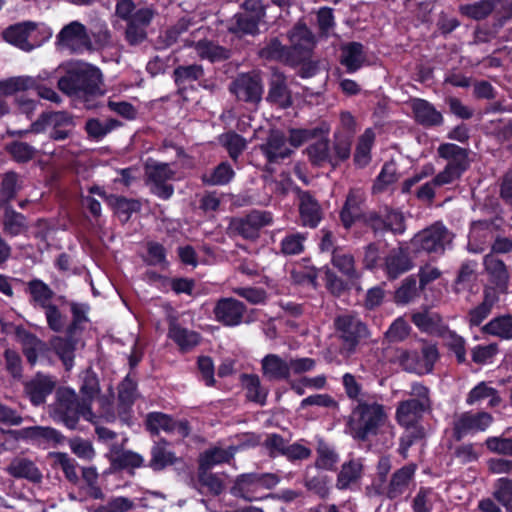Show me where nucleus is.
Segmentation results:
<instances>
[{
  "label": "nucleus",
  "instance_id": "49",
  "mask_svg": "<svg viewBox=\"0 0 512 512\" xmlns=\"http://www.w3.org/2000/svg\"><path fill=\"white\" fill-rule=\"evenodd\" d=\"M393 361L407 372L423 375L420 354L417 351L397 349Z\"/></svg>",
  "mask_w": 512,
  "mask_h": 512
},
{
  "label": "nucleus",
  "instance_id": "35",
  "mask_svg": "<svg viewBox=\"0 0 512 512\" xmlns=\"http://www.w3.org/2000/svg\"><path fill=\"white\" fill-rule=\"evenodd\" d=\"M31 33L32 24L30 22H23L7 28L3 32V37L10 44L19 47L24 51H30L32 47L29 42Z\"/></svg>",
  "mask_w": 512,
  "mask_h": 512
},
{
  "label": "nucleus",
  "instance_id": "32",
  "mask_svg": "<svg viewBox=\"0 0 512 512\" xmlns=\"http://www.w3.org/2000/svg\"><path fill=\"white\" fill-rule=\"evenodd\" d=\"M331 263L342 275L350 280L360 277L354 256L343 248L333 249Z\"/></svg>",
  "mask_w": 512,
  "mask_h": 512
},
{
  "label": "nucleus",
  "instance_id": "36",
  "mask_svg": "<svg viewBox=\"0 0 512 512\" xmlns=\"http://www.w3.org/2000/svg\"><path fill=\"white\" fill-rule=\"evenodd\" d=\"M363 200V190L359 188L350 189L340 214L341 221L346 228H349L360 215V205Z\"/></svg>",
  "mask_w": 512,
  "mask_h": 512
},
{
  "label": "nucleus",
  "instance_id": "33",
  "mask_svg": "<svg viewBox=\"0 0 512 512\" xmlns=\"http://www.w3.org/2000/svg\"><path fill=\"white\" fill-rule=\"evenodd\" d=\"M412 322L422 332L429 334H440L446 327L442 317L429 310H423L412 314Z\"/></svg>",
  "mask_w": 512,
  "mask_h": 512
},
{
  "label": "nucleus",
  "instance_id": "14",
  "mask_svg": "<svg viewBox=\"0 0 512 512\" xmlns=\"http://www.w3.org/2000/svg\"><path fill=\"white\" fill-rule=\"evenodd\" d=\"M246 306L232 297H223L216 301L213 308L214 319L226 327H236L243 322Z\"/></svg>",
  "mask_w": 512,
  "mask_h": 512
},
{
  "label": "nucleus",
  "instance_id": "47",
  "mask_svg": "<svg viewBox=\"0 0 512 512\" xmlns=\"http://www.w3.org/2000/svg\"><path fill=\"white\" fill-rule=\"evenodd\" d=\"M399 178L397 167L394 162H386L381 168L379 175L372 185V193L380 194Z\"/></svg>",
  "mask_w": 512,
  "mask_h": 512
},
{
  "label": "nucleus",
  "instance_id": "51",
  "mask_svg": "<svg viewBox=\"0 0 512 512\" xmlns=\"http://www.w3.org/2000/svg\"><path fill=\"white\" fill-rule=\"evenodd\" d=\"M82 383L80 385V394L82 395V401L88 402L92 407L93 400L100 393V384L98 377L95 373L90 370L85 371L82 376Z\"/></svg>",
  "mask_w": 512,
  "mask_h": 512
},
{
  "label": "nucleus",
  "instance_id": "6",
  "mask_svg": "<svg viewBox=\"0 0 512 512\" xmlns=\"http://www.w3.org/2000/svg\"><path fill=\"white\" fill-rule=\"evenodd\" d=\"M57 410L61 420L70 429H75L79 417L92 424H98V416L92 411L88 402L79 400L76 392L67 387L59 388L56 393Z\"/></svg>",
  "mask_w": 512,
  "mask_h": 512
},
{
  "label": "nucleus",
  "instance_id": "58",
  "mask_svg": "<svg viewBox=\"0 0 512 512\" xmlns=\"http://www.w3.org/2000/svg\"><path fill=\"white\" fill-rule=\"evenodd\" d=\"M268 100L283 107L290 104L289 92L286 87L285 80L281 75L276 76V78L271 82Z\"/></svg>",
  "mask_w": 512,
  "mask_h": 512
},
{
  "label": "nucleus",
  "instance_id": "10",
  "mask_svg": "<svg viewBox=\"0 0 512 512\" xmlns=\"http://www.w3.org/2000/svg\"><path fill=\"white\" fill-rule=\"evenodd\" d=\"M451 241L450 231L442 223L436 222L418 232L410 243L417 252L442 254Z\"/></svg>",
  "mask_w": 512,
  "mask_h": 512
},
{
  "label": "nucleus",
  "instance_id": "24",
  "mask_svg": "<svg viewBox=\"0 0 512 512\" xmlns=\"http://www.w3.org/2000/svg\"><path fill=\"white\" fill-rule=\"evenodd\" d=\"M168 337L182 352L192 350L201 341V335L198 332L181 326L175 319L169 323Z\"/></svg>",
  "mask_w": 512,
  "mask_h": 512
},
{
  "label": "nucleus",
  "instance_id": "57",
  "mask_svg": "<svg viewBox=\"0 0 512 512\" xmlns=\"http://www.w3.org/2000/svg\"><path fill=\"white\" fill-rule=\"evenodd\" d=\"M445 344L452 350L457 358L459 363H463L466 360V349H465V340L454 331L449 330L447 327L443 329V331L439 334Z\"/></svg>",
  "mask_w": 512,
  "mask_h": 512
},
{
  "label": "nucleus",
  "instance_id": "21",
  "mask_svg": "<svg viewBox=\"0 0 512 512\" xmlns=\"http://www.w3.org/2000/svg\"><path fill=\"white\" fill-rule=\"evenodd\" d=\"M428 409L414 400H403L396 407L395 420L401 427L421 426L419 422L423 413Z\"/></svg>",
  "mask_w": 512,
  "mask_h": 512
},
{
  "label": "nucleus",
  "instance_id": "41",
  "mask_svg": "<svg viewBox=\"0 0 512 512\" xmlns=\"http://www.w3.org/2000/svg\"><path fill=\"white\" fill-rule=\"evenodd\" d=\"M440 495L431 487L421 486L411 500L413 512H432Z\"/></svg>",
  "mask_w": 512,
  "mask_h": 512
},
{
  "label": "nucleus",
  "instance_id": "63",
  "mask_svg": "<svg viewBox=\"0 0 512 512\" xmlns=\"http://www.w3.org/2000/svg\"><path fill=\"white\" fill-rule=\"evenodd\" d=\"M235 28L234 32H241L243 34L255 35L259 32V25L262 20L248 16L244 13H238L234 16Z\"/></svg>",
  "mask_w": 512,
  "mask_h": 512
},
{
  "label": "nucleus",
  "instance_id": "61",
  "mask_svg": "<svg viewBox=\"0 0 512 512\" xmlns=\"http://www.w3.org/2000/svg\"><path fill=\"white\" fill-rule=\"evenodd\" d=\"M324 133L321 128H293L289 130L288 141L293 147H299L305 142L317 138Z\"/></svg>",
  "mask_w": 512,
  "mask_h": 512
},
{
  "label": "nucleus",
  "instance_id": "18",
  "mask_svg": "<svg viewBox=\"0 0 512 512\" xmlns=\"http://www.w3.org/2000/svg\"><path fill=\"white\" fill-rule=\"evenodd\" d=\"M497 228L494 222H480L473 228V234L479 230H487L492 233L494 241L491 245L489 254H507L512 252V226L505 225L501 231H495Z\"/></svg>",
  "mask_w": 512,
  "mask_h": 512
},
{
  "label": "nucleus",
  "instance_id": "28",
  "mask_svg": "<svg viewBox=\"0 0 512 512\" xmlns=\"http://www.w3.org/2000/svg\"><path fill=\"white\" fill-rule=\"evenodd\" d=\"M300 219L304 226L315 228L321 220V208L308 192L299 193Z\"/></svg>",
  "mask_w": 512,
  "mask_h": 512
},
{
  "label": "nucleus",
  "instance_id": "43",
  "mask_svg": "<svg viewBox=\"0 0 512 512\" xmlns=\"http://www.w3.org/2000/svg\"><path fill=\"white\" fill-rule=\"evenodd\" d=\"M482 332L502 340L512 339V315L495 317L482 327Z\"/></svg>",
  "mask_w": 512,
  "mask_h": 512
},
{
  "label": "nucleus",
  "instance_id": "34",
  "mask_svg": "<svg viewBox=\"0 0 512 512\" xmlns=\"http://www.w3.org/2000/svg\"><path fill=\"white\" fill-rule=\"evenodd\" d=\"M483 264L491 282L501 289H506L509 282V272L505 263L495 255L487 254L484 257Z\"/></svg>",
  "mask_w": 512,
  "mask_h": 512
},
{
  "label": "nucleus",
  "instance_id": "45",
  "mask_svg": "<svg viewBox=\"0 0 512 512\" xmlns=\"http://www.w3.org/2000/svg\"><path fill=\"white\" fill-rule=\"evenodd\" d=\"M195 51L201 59H207L210 62L226 60L230 57V51L208 40H200L195 46Z\"/></svg>",
  "mask_w": 512,
  "mask_h": 512
},
{
  "label": "nucleus",
  "instance_id": "20",
  "mask_svg": "<svg viewBox=\"0 0 512 512\" xmlns=\"http://www.w3.org/2000/svg\"><path fill=\"white\" fill-rule=\"evenodd\" d=\"M261 373L268 381H284L290 378L289 361L270 353L261 359Z\"/></svg>",
  "mask_w": 512,
  "mask_h": 512
},
{
  "label": "nucleus",
  "instance_id": "38",
  "mask_svg": "<svg viewBox=\"0 0 512 512\" xmlns=\"http://www.w3.org/2000/svg\"><path fill=\"white\" fill-rule=\"evenodd\" d=\"M32 88V78L30 76H16L0 81V89L5 97L15 95L20 105H24L27 101L22 100V94L28 92Z\"/></svg>",
  "mask_w": 512,
  "mask_h": 512
},
{
  "label": "nucleus",
  "instance_id": "55",
  "mask_svg": "<svg viewBox=\"0 0 512 512\" xmlns=\"http://www.w3.org/2000/svg\"><path fill=\"white\" fill-rule=\"evenodd\" d=\"M51 346L56 354L61 358L67 369L73 364L75 344L70 338L54 337L51 340Z\"/></svg>",
  "mask_w": 512,
  "mask_h": 512
},
{
  "label": "nucleus",
  "instance_id": "59",
  "mask_svg": "<svg viewBox=\"0 0 512 512\" xmlns=\"http://www.w3.org/2000/svg\"><path fill=\"white\" fill-rule=\"evenodd\" d=\"M204 75V70L201 65L192 64L187 66H178L174 70L175 82L182 85L188 82L199 80Z\"/></svg>",
  "mask_w": 512,
  "mask_h": 512
},
{
  "label": "nucleus",
  "instance_id": "42",
  "mask_svg": "<svg viewBox=\"0 0 512 512\" xmlns=\"http://www.w3.org/2000/svg\"><path fill=\"white\" fill-rule=\"evenodd\" d=\"M500 3L501 0H479L471 4L461 5L459 11L468 18L482 20L487 18Z\"/></svg>",
  "mask_w": 512,
  "mask_h": 512
},
{
  "label": "nucleus",
  "instance_id": "3",
  "mask_svg": "<svg viewBox=\"0 0 512 512\" xmlns=\"http://www.w3.org/2000/svg\"><path fill=\"white\" fill-rule=\"evenodd\" d=\"M335 337L339 341V353L349 357L356 352L362 340L369 337V329L361 319L353 313H344L334 319Z\"/></svg>",
  "mask_w": 512,
  "mask_h": 512
},
{
  "label": "nucleus",
  "instance_id": "26",
  "mask_svg": "<svg viewBox=\"0 0 512 512\" xmlns=\"http://www.w3.org/2000/svg\"><path fill=\"white\" fill-rule=\"evenodd\" d=\"M411 108L415 120L423 126H437L442 124L443 116L436 108L424 99H414Z\"/></svg>",
  "mask_w": 512,
  "mask_h": 512
},
{
  "label": "nucleus",
  "instance_id": "62",
  "mask_svg": "<svg viewBox=\"0 0 512 512\" xmlns=\"http://www.w3.org/2000/svg\"><path fill=\"white\" fill-rule=\"evenodd\" d=\"M306 236L296 232L286 235L281 241V252L285 255H297L304 251Z\"/></svg>",
  "mask_w": 512,
  "mask_h": 512
},
{
  "label": "nucleus",
  "instance_id": "13",
  "mask_svg": "<svg viewBox=\"0 0 512 512\" xmlns=\"http://www.w3.org/2000/svg\"><path fill=\"white\" fill-rule=\"evenodd\" d=\"M146 428L153 434L158 435L161 431L168 434L177 433L182 438L189 436L190 424L187 420H174L171 416L162 412H151L146 416Z\"/></svg>",
  "mask_w": 512,
  "mask_h": 512
},
{
  "label": "nucleus",
  "instance_id": "16",
  "mask_svg": "<svg viewBox=\"0 0 512 512\" xmlns=\"http://www.w3.org/2000/svg\"><path fill=\"white\" fill-rule=\"evenodd\" d=\"M155 16V11L150 7L136 10L127 21L125 39L130 45H139L147 38V28Z\"/></svg>",
  "mask_w": 512,
  "mask_h": 512
},
{
  "label": "nucleus",
  "instance_id": "25",
  "mask_svg": "<svg viewBox=\"0 0 512 512\" xmlns=\"http://www.w3.org/2000/svg\"><path fill=\"white\" fill-rule=\"evenodd\" d=\"M364 47L359 42H350L341 47L340 63L348 73L358 71L366 63Z\"/></svg>",
  "mask_w": 512,
  "mask_h": 512
},
{
  "label": "nucleus",
  "instance_id": "19",
  "mask_svg": "<svg viewBox=\"0 0 512 512\" xmlns=\"http://www.w3.org/2000/svg\"><path fill=\"white\" fill-rule=\"evenodd\" d=\"M288 38L294 58H299V63L308 58L309 53L314 45V38L311 31L306 25L298 23L288 33Z\"/></svg>",
  "mask_w": 512,
  "mask_h": 512
},
{
  "label": "nucleus",
  "instance_id": "22",
  "mask_svg": "<svg viewBox=\"0 0 512 512\" xmlns=\"http://www.w3.org/2000/svg\"><path fill=\"white\" fill-rule=\"evenodd\" d=\"M363 469V461L360 458H351L344 462L337 474L336 488L339 490L351 489L362 478Z\"/></svg>",
  "mask_w": 512,
  "mask_h": 512
},
{
  "label": "nucleus",
  "instance_id": "40",
  "mask_svg": "<svg viewBox=\"0 0 512 512\" xmlns=\"http://www.w3.org/2000/svg\"><path fill=\"white\" fill-rule=\"evenodd\" d=\"M486 399L489 400V406L491 407L498 406L501 402L498 391L488 383L482 381L470 390L466 398V403L468 405H474Z\"/></svg>",
  "mask_w": 512,
  "mask_h": 512
},
{
  "label": "nucleus",
  "instance_id": "5",
  "mask_svg": "<svg viewBox=\"0 0 512 512\" xmlns=\"http://www.w3.org/2000/svg\"><path fill=\"white\" fill-rule=\"evenodd\" d=\"M101 71L91 65H82L58 80L59 89L69 96L95 94L100 90Z\"/></svg>",
  "mask_w": 512,
  "mask_h": 512
},
{
  "label": "nucleus",
  "instance_id": "50",
  "mask_svg": "<svg viewBox=\"0 0 512 512\" xmlns=\"http://www.w3.org/2000/svg\"><path fill=\"white\" fill-rule=\"evenodd\" d=\"M492 495L507 512H512V479L507 477L497 479L493 485Z\"/></svg>",
  "mask_w": 512,
  "mask_h": 512
},
{
  "label": "nucleus",
  "instance_id": "27",
  "mask_svg": "<svg viewBox=\"0 0 512 512\" xmlns=\"http://www.w3.org/2000/svg\"><path fill=\"white\" fill-rule=\"evenodd\" d=\"M238 451L239 447L234 446H229L228 448L211 447L200 454L199 466L203 469H211L216 465L230 463Z\"/></svg>",
  "mask_w": 512,
  "mask_h": 512
},
{
  "label": "nucleus",
  "instance_id": "31",
  "mask_svg": "<svg viewBox=\"0 0 512 512\" xmlns=\"http://www.w3.org/2000/svg\"><path fill=\"white\" fill-rule=\"evenodd\" d=\"M411 268L412 262L409 255L402 248L391 250L385 259V269L389 278H397Z\"/></svg>",
  "mask_w": 512,
  "mask_h": 512
},
{
  "label": "nucleus",
  "instance_id": "12",
  "mask_svg": "<svg viewBox=\"0 0 512 512\" xmlns=\"http://www.w3.org/2000/svg\"><path fill=\"white\" fill-rule=\"evenodd\" d=\"M492 423V415L484 411L455 414L452 422L453 438L460 441L469 434L484 432Z\"/></svg>",
  "mask_w": 512,
  "mask_h": 512
},
{
  "label": "nucleus",
  "instance_id": "54",
  "mask_svg": "<svg viewBox=\"0 0 512 512\" xmlns=\"http://www.w3.org/2000/svg\"><path fill=\"white\" fill-rule=\"evenodd\" d=\"M198 484L200 490H206V492L219 495L224 489L223 481L214 473L210 472V469H203L201 466L198 467Z\"/></svg>",
  "mask_w": 512,
  "mask_h": 512
},
{
  "label": "nucleus",
  "instance_id": "15",
  "mask_svg": "<svg viewBox=\"0 0 512 512\" xmlns=\"http://www.w3.org/2000/svg\"><path fill=\"white\" fill-rule=\"evenodd\" d=\"M230 91L238 100L257 103L262 98L263 86L256 73H243L231 83Z\"/></svg>",
  "mask_w": 512,
  "mask_h": 512
},
{
  "label": "nucleus",
  "instance_id": "11",
  "mask_svg": "<svg viewBox=\"0 0 512 512\" xmlns=\"http://www.w3.org/2000/svg\"><path fill=\"white\" fill-rule=\"evenodd\" d=\"M57 45L70 53H82L94 50L92 38L85 25L72 21L65 25L57 35Z\"/></svg>",
  "mask_w": 512,
  "mask_h": 512
},
{
  "label": "nucleus",
  "instance_id": "46",
  "mask_svg": "<svg viewBox=\"0 0 512 512\" xmlns=\"http://www.w3.org/2000/svg\"><path fill=\"white\" fill-rule=\"evenodd\" d=\"M107 203L112 207L115 214L122 222H127L132 213L140 209L139 201L121 196L110 195L107 197Z\"/></svg>",
  "mask_w": 512,
  "mask_h": 512
},
{
  "label": "nucleus",
  "instance_id": "64",
  "mask_svg": "<svg viewBox=\"0 0 512 512\" xmlns=\"http://www.w3.org/2000/svg\"><path fill=\"white\" fill-rule=\"evenodd\" d=\"M222 144L228 150L230 157L233 160H237L238 156L246 148V140L236 133H226L221 137Z\"/></svg>",
  "mask_w": 512,
  "mask_h": 512
},
{
  "label": "nucleus",
  "instance_id": "8",
  "mask_svg": "<svg viewBox=\"0 0 512 512\" xmlns=\"http://www.w3.org/2000/svg\"><path fill=\"white\" fill-rule=\"evenodd\" d=\"M145 184L150 192L160 199L168 200L174 194L170 183L176 179V170L170 163L147 159L144 164Z\"/></svg>",
  "mask_w": 512,
  "mask_h": 512
},
{
  "label": "nucleus",
  "instance_id": "52",
  "mask_svg": "<svg viewBox=\"0 0 512 512\" xmlns=\"http://www.w3.org/2000/svg\"><path fill=\"white\" fill-rule=\"evenodd\" d=\"M315 467L322 470L332 471L339 461L336 451L324 442H320L316 449Z\"/></svg>",
  "mask_w": 512,
  "mask_h": 512
},
{
  "label": "nucleus",
  "instance_id": "2",
  "mask_svg": "<svg viewBox=\"0 0 512 512\" xmlns=\"http://www.w3.org/2000/svg\"><path fill=\"white\" fill-rule=\"evenodd\" d=\"M416 471L415 463L406 464L396 469L386 482H372L366 488L367 494L370 497H382L391 501L402 499L414 486Z\"/></svg>",
  "mask_w": 512,
  "mask_h": 512
},
{
  "label": "nucleus",
  "instance_id": "17",
  "mask_svg": "<svg viewBox=\"0 0 512 512\" xmlns=\"http://www.w3.org/2000/svg\"><path fill=\"white\" fill-rule=\"evenodd\" d=\"M259 149L268 163H278L292 154L286 136L279 130H272L266 141L259 145Z\"/></svg>",
  "mask_w": 512,
  "mask_h": 512
},
{
  "label": "nucleus",
  "instance_id": "53",
  "mask_svg": "<svg viewBox=\"0 0 512 512\" xmlns=\"http://www.w3.org/2000/svg\"><path fill=\"white\" fill-rule=\"evenodd\" d=\"M55 386V378L37 373L36 376H34V405L43 403L45 398L53 392Z\"/></svg>",
  "mask_w": 512,
  "mask_h": 512
},
{
  "label": "nucleus",
  "instance_id": "30",
  "mask_svg": "<svg viewBox=\"0 0 512 512\" xmlns=\"http://www.w3.org/2000/svg\"><path fill=\"white\" fill-rule=\"evenodd\" d=\"M167 446L168 442L161 439L151 448L149 467L154 471L164 470L166 467L174 465L178 461L175 453L169 450Z\"/></svg>",
  "mask_w": 512,
  "mask_h": 512
},
{
  "label": "nucleus",
  "instance_id": "56",
  "mask_svg": "<svg viewBox=\"0 0 512 512\" xmlns=\"http://www.w3.org/2000/svg\"><path fill=\"white\" fill-rule=\"evenodd\" d=\"M403 428L405 429V432L400 437L398 453L403 457V459H407L410 447L425 437V430L423 426Z\"/></svg>",
  "mask_w": 512,
  "mask_h": 512
},
{
  "label": "nucleus",
  "instance_id": "7",
  "mask_svg": "<svg viewBox=\"0 0 512 512\" xmlns=\"http://www.w3.org/2000/svg\"><path fill=\"white\" fill-rule=\"evenodd\" d=\"M279 482V476L274 473H244L236 477L231 493L249 502L258 501L265 498L264 490L274 488Z\"/></svg>",
  "mask_w": 512,
  "mask_h": 512
},
{
  "label": "nucleus",
  "instance_id": "60",
  "mask_svg": "<svg viewBox=\"0 0 512 512\" xmlns=\"http://www.w3.org/2000/svg\"><path fill=\"white\" fill-rule=\"evenodd\" d=\"M134 500L125 496L111 497L105 504L100 505L96 512H130L134 510Z\"/></svg>",
  "mask_w": 512,
  "mask_h": 512
},
{
  "label": "nucleus",
  "instance_id": "44",
  "mask_svg": "<svg viewBox=\"0 0 512 512\" xmlns=\"http://www.w3.org/2000/svg\"><path fill=\"white\" fill-rule=\"evenodd\" d=\"M497 297L491 291L485 290L483 301L468 313L467 319L470 326H479L490 314Z\"/></svg>",
  "mask_w": 512,
  "mask_h": 512
},
{
  "label": "nucleus",
  "instance_id": "29",
  "mask_svg": "<svg viewBox=\"0 0 512 512\" xmlns=\"http://www.w3.org/2000/svg\"><path fill=\"white\" fill-rule=\"evenodd\" d=\"M260 56L266 60H277L290 65H297L299 58H294L292 51L284 46L278 38L270 39L259 52Z\"/></svg>",
  "mask_w": 512,
  "mask_h": 512
},
{
  "label": "nucleus",
  "instance_id": "9",
  "mask_svg": "<svg viewBox=\"0 0 512 512\" xmlns=\"http://www.w3.org/2000/svg\"><path fill=\"white\" fill-rule=\"evenodd\" d=\"M272 223L271 212L252 210L245 216L231 218L227 226V234L231 237L239 236L245 240L255 241L259 238L261 229Z\"/></svg>",
  "mask_w": 512,
  "mask_h": 512
},
{
  "label": "nucleus",
  "instance_id": "48",
  "mask_svg": "<svg viewBox=\"0 0 512 512\" xmlns=\"http://www.w3.org/2000/svg\"><path fill=\"white\" fill-rule=\"evenodd\" d=\"M235 176V171L228 162H221L210 174H204L202 181L212 186H222L231 182Z\"/></svg>",
  "mask_w": 512,
  "mask_h": 512
},
{
  "label": "nucleus",
  "instance_id": "37",
  "mask_svg": "<svg viewBox=\"0 0 512 512\" xmlns=\"http://www.w3.org/2000/svg\"><path fill=\"white\" fill-rule=\"evenodd\" d=\"M375 142V133L371 128L359 136L353 161L358 168H364L371 162V150Z\"/></svg>",
  "mask_w": 512,
  "mask_h": 512
},
{
  "label": "nucleus",
  "instance_id": "23",
  "mask_svg": "<svg viewBox=\"0 0 512 512\" xmlns=\"http://www.w3.org/2000/svg\"><path fill=\"white\" fill-rule=\"evenodd\" d=\"M438 155L447 160V167L461 175L469 167L468 152L466 149L452 143L441 144L437 149Z\"/></svg>",
  "mask_w": 512,
  "mask_h": 512
},
{
  "label": "nucleus",
  "instance_id": "39",
  "mask_svg": "<svg viewBox=\"0 0 512 512\" xmlns=\"http://www.w3.org/2000/svg\"><path fill=\"white\" fill-rule=\"evenodd\" d=\"M241 382L249 401L264 405L268 396V389L262 386L260 377L256 374L241 375Z\"/></svg>",
  "mask_w": 512,
  "mask_h": 512
},
{
  "label": "nucleus",
  "instance_id": "4",
  "mask_svg": "<svg viewBox=\"0 0 512 512\" xmlns=\"http://www.w3.org/2000/svg\"><path fill=\"white\" fill-rule=\"evenodd\" d=\"M304 153L312 165L317 167L330 165L335 169L350 158L349 138L337 135L336 140L333 138L332 146L328 139H320L307 146Z\"/></svg>",
  "mask_w": 512,
  "mask_h": 512
},
{
  "label": "nucleus",
  "instance_id": "1",
  "mask_svg": "<svg viewBox=\"0 0 512 512\" xmlns=\"http://www.w3.org/2000/svg\"><path fill=\"white\" fill-rule=\"evenodd\" d=\"M347 426L350 435L357 441L367 442L379 437L385 449L393 446L395 428L389 418V408L376 400L375 396L358 400Z\"/></svg>",
  "mask_w": 512,
  "mask_h": 512
}]
</instances>
